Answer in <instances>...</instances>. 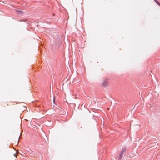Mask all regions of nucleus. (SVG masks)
Segmentation results:
<instances>
[{"label":"nucleus","mask_w":160,"mask_h":160,"mask_svg":"<svg viewBox=\"0 0 160 160\" xmlns=\"http://www.w3.org/2000/svg\"><path fill=\"white\" fill-rule=\"evenodd\" d=\"M14 156H16V155L15 154H14Z\"/></svg>","instance_id":"nucleus-5"},{"label":"nucleus","mask_w":160,"mask_h":160,"mask_svg":"<svg viewBox=\"0 0 160 160\" xmlns=\"http://www.w3.org/2000/svg\"><path fill=\"white\" fill-rule=\"evenodd\" d=\"M125 148H124V149H123L122 150V153H121L119 155H118V158L119 159H120L121 158V157H122V154L123 153V152L125 151Z\"/></svg>","instance_id":"nucleus-2"},{"label":"nucleus","mask_w":160,"mask_h":160,"mask_svg":"<svg viewBox=\"0 0 160 160\" xmlns=\"http://www.w3.org/2000/svg\"><path fill=\"white\" fill-rule=\"evenodd\" d=\"M157 0H154V1L156 2V1Z\"/></svg>","instance_id":"nucleus-7"},{"label":"nucleus","mask_w":160,"mask_h":160,"mask_svg":"<svg viewBox=\"0 0 160 160\" xmlns=\"http://www.w3.org/2000/svg\"><path fill=\"white\" fill-rule=\"evenodd\" d=\"M16 11L20 14H22L23 13V12L20 10H16Z\"/></svg>","instance_id":"nucleus-3"},{"label":"nucleus","mask_w":160,"mask_h":160,"mask_svg":"<svg viewBox=\"0 0 160 160\" xmlns=\"http://www.w3.org/2000/svg\"><path fill=\"white\" fill-rule=\"evenodd\" d=\"M157 4H158L159 6H160V3L157 1V0L155 2Z\"/></svg>","instance_id":"nucleus-4"},{"label":"nucleus","mask_w":160,"mask_h":160,"mask_svg":"<svg viewBox=\"0 0 160 160\" xmlns=\"http://www.w3.org/2000/svg\"><path fill=\"white\" fill-rule=\"evenodd\" d=\"M108 83V80H105L102 83V85L103 86H107Z\"/></svg>","instance_id":"nucleus-1"},{"label":"nucleus","mask_w":160,"mask_h":160,"mask_svg":"<svg viewBox=\"0 0 160 160\" xmlns=\"http://www.w3.org/2000/svg\"><path fill=\"white\" fill-rule=\"evenodd\" d=\"M19 142V139H18V142Z\"/></svg>","instance_id":"nucleus-6"}]
</instances>
